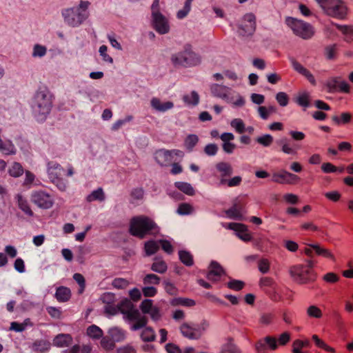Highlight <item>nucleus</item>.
I'll list each match as a JSON object with an SVG mask.
<instances>
[{"instance_id":"nucleus-17","label":"nucleus","mask_w":353,"mask_h":353,"mask_svg":"<svg viewBox=\"0 0 353 353\" xmlns=\"http://www.w3.org/2000/svg\"><path fill=\"white\" fill-rule=\"evenodd\" d=\"M277 347L276 339L271 336L259 339L255 344V350L258 353H268L269 350L274 351Z\"/></svg>"},{"instance_id":"nucleus-54","label":"nucleus","mask_w":353,"mask_h":353,"mask_svg":"<svg viewBox=\"0 0 353 353\" xmlns=\"http://www.w3.org/2000/svg\"><path fill=\"white\" fill-rule=\"evenodd\" d=\"M221 353H241V352L232 342L229 341L223 346Z\"/></svg>"},{"instance_id":"nucleus-61","label":"nucleus","mask_w":353,"mask_h":353,"mask_svg":"<svg viewBox=\"0 0 353 353\" xmlns=\"http://www.w3.org/2000/svg\"><path fill=\"white\" fill-rule=\"evenodd\" d=\"M133 117L132 116H127L123 119H119L117 121L112 127V130H118L121 126H123L124 124L131 121L132 120Z\"/></svg>"},{"instance_id":"nucleus-52","label":"nucleus","mask_w":353,"mask_h":353,"mask_svg":"<svg viewBox=\"0 0 353 353\" xmlns=\"http://www.w3.org/2000/svg\"><path fill=\"white\" fill-rule=\"evenodd\" d=\"M199 138L196 135L190 134L188 136L185 140V146L191 150L198 143Z\"/></svg>"},{"instance_id":"nucleus-21","label":"nucleus","mask_w":353,"mask_h":353,"mask_svg":"<svg viewBox=\"0 0 353 353\" xmlns=\"http://www.w3.org/2000/svg\"><path fill=\"white\" fill-rule=\"evenodd\" d=\"M329 29L332 31L337 30L347 42H350L353 40V28L351 26L332 23Z\"/></svg>"},{"instance_id":"nucleus-26","label":"nucleus","mask_w":353,"mask_h":353,"mask_svg":"<svg viewBox=\"0 0 353 353\" xmlns=\"http://www.w3.org/2000/svg\"><path fill=\"white\" fill-rule=\"evenodd\" d=\"M225 213L230 219L241 221L243 220V205L239 202L235 203L230 209L226 210Z\"/></svg>"},{"instance_id":"nucleus-19","label":"nucleus","mask_w":353,"mask_h":353,"mask_svg":"<svg viewBox=\"0 0 353 353\" xmlns=\"http://www.w3.org/2000/svg\"><path fill=\"white\" fill-rule=\"evenodd\" d=\"M223 226L225 228L232 230L236 232V236L245 242L251 241L252 236L248 232L245 225L239 223H223Z\"/></svg>"},{"instance_id":"nucleus-7","label":"nucleus","mask_w":353,"mask_h":353,"mask_svg":"<svg viewBox=\"0 0 353 353\" xmlns=\"http://www.w3.org/2000/svg\"><path fill=\"white\" fill-rule=\"evenodd\" d=\"M314 262L308 261L307 265H296L290 268V274L293 280L299 284H307L316 279L312 268Z\"/></svg>"},{"instance_id":"nucleus-11","label":"nucleus","mask_w":353,"mask_h":353,"mask_svg":"<svg viewBox=\"0 0 353 353\" xmlns=\"http://www.w3.org/2000/svg\"><path fill=\"white\" fill-rule=\"evenodd\" d=\"M285 21L287 25L292 30L296 35L304 39L311 38L314 34L313 27L310 24L301 20L288 17Z\"/></svg>"},{"instance_id":"nucleus-12","label":"nucleus","mask_w":353,"mask_h":353,"mask_svg":"<svg viewBox=\"0 0 353 353\" xmlns=\"http://www.w3.org/2000/svg\"><path fill=\"white\" fill-rule=\"evenodd\" d=\"M31 202L41 209H50L54 203L53 196L44 190H34L30 194Z\"/></svg>"},{"instance_id":"nucleus-41","label":"nucleus","mask_w":353,"mask_h":353,"mask_svg":"<svg viewBox=\"0 0 353 353\" xmlns=\"http://www.w3.org/2000/svg\"><path fill=\"white\" fill-rule=\"evenodd\" d=\"M230 125L239 134H243L245 132V125L241 119H232Z\"/></svg>"},{"instance_id":"nucleus-18","label":"nucleus","mask_w":353,"mask_h":353,"mask_svg":"<svg viewBox=\"0 0 353 353\" xmlns=\"http://www.w3.org/2000/svg\"><path fill=\"white\" fill-rule=\"evenodd\" d=\"M299 179L297 175L282 170L272 174V181L280 184L292 185L296 183Z\"/></svg>"},{"instance_id":"nucleus-14","label":"nucleus","mask_w":353,"mask_h":353,"mask_svg":"<svg viewBox=\"0 0 353 353\" xmlns=\"http://www.w3.org/2000/svg\"><path fill=\"white\" fill-rule=\"evenodd\" d=\"M183 152L179 150H167L164 149L159 150L155 152L154 158L157 162L161 166H168L171 164L173 161H176L174 157L182 158Z\"/></svg>"},{"instance_id":"nucleus-6","label":"nucleus","mask_w":353,"mask_h":353,"mask_svg":"<svg viewBox=\"0 0 353 353\" xmlns=\"http://www.w3.org/2000/svg\"><path fill=\"white\" fill-rule=\"evenodd\" d=\"M171 61L174 66L192 68L201 64V57L191 46H185L182 50L172 54Z\"/></svg>"},{"instance_id":"nucleus-45","label":"nucleus","mask_w":353,"mask_h":353,"mask_svg":"<svg viewBox=\"0 0 353 353\" xmlns=\"http://www.w3.org/2000/svg\"><path fill=\"white\" fill-rule=\"evenodd\" d=\"M23 173V168L19 163H14L9 168V174L13 177H19Z\"/></svg>"},{"instance_id":"nucleus-64","label":"nucleus","mask_w":353,"mask_h":353,"mask_svg":"<svg viewBox=\"0 0 353 353\" xmlns=\"http://www.w3.org/2000/svg\"><path fill=\"white\" fill-rule=\"evenodd\" d=\"M143 294L145 297H153L157 293V290L153 286H145L142 289Z\"/></svg>"},{"instance_id":"nucleus-43","label":"nucleus","mask_w":353,"mask_h":353,"mask_svg":"<svg viewBox=\"0 0 353 353\" xmlns=\"http://www.w3.org/2000/svg\"><path fill=\"white\" fill-rule=\"evenodd\" d=\"M105 199L104 192L102 188H98L94 190L90 194L87 196V201L92 202L94 201H103Z\"/></svg>"},{"instance_id":"nucleus-37","label":"nucleus","mask_w":353,"mask_h":353,"mask_svg":"<svg viewBox=\"0 0 353 353\" xmlns=\"http://www.w3.org/2000/svg\"><path fill=\"white\" fill-rule=\"evenodd\" d=\"M312 248L314 250V252L319 256H322L327 259H330L334 261V256L332 253L327 249L320 247L319 245H312Z\"/></svg>"},{"instance_id":"nucleus-1","label":"nucleus","mask_w":353,"mask_h":353,"mask_svg":"<svg viewBox=\"0 0 353 353\" xmlns=\"http://www.w3.org/2000/svg\"><path fill=\"white\" fill-rule=\"evenodd\" d=\"M121 310L130 321H132L130 326L131 330L136 331L144 328L141 334V338L143 341H153L156 338L154 330L151 327H145L148 323V319L141 316L139 311L134 308L130 301L122 303Z\"/></svg>"},{"instance_id":"nucleus-58","label":"nucleus","mask_w":353,"mask_h":353,"mask_svg":"<svg viewBox=\"0 0 353 353\" xmlns=\"http://www.w3.org/2000/svg\"><path fill=\"white\" fill-rule=\"evenodd\" d=\"M340 279V276L334 272H328L323 276V280L328 283H335Z\"/></svg>"},{"instance_id":"nucleus-9","label":"nucleus","mask_w":353,"mask_h":353,"mask_svg":"<svg viewBox=\"0 0 353 353\" xmlns=\"http://www.w3.org/2000/svg\"><path fill=\"white\" fill-rule=\"evenodd\" d=\"M152 25L157 32L165 34L170 32L169 20L159 11V0H154L152 6Z\"/></svg>"},{"instance_id":"nucleus-31","label":"nucleus","mask_w":353,"mask_h":353,"mask_svg":"<svg viewBox=\"0 0 353 353\" xmlns=\"http://www.w3.org/2000/svg\"><path fill=\"white\" fill-rule=\"evenodd\" d=\"M183 101L188 105H196L199 102V96L195 91H192L190 94H185L183 97Z\"/></svg>"},{"instance_id":"nucleus-25","label":"nucleus","mask_w":353,"mask_h":353,"mask_svg":"<svg viewBox=\"0 0 353 353\" xmlns=\"http://www.w3.org/2000/svg\"><path fill=\"white\" fill-rule=\"evenodd\" d=\"M223 273L222 267L217 262L212 261L207 277L210 281H217Z\"/></svg>"},{"instance_id":"nucleus-3","label":"nucleus","mask_w":353,"mask_h":353,"mask_svg":"<svg viewBox=\"0 0 353 353\" xmlns=\"http://www.w3.org/2000/svg\"><path fill=\"white\" fill-rule=\"evenodd\" d=\"M130 232L132 236L143 239L146 235L153 234L158 232L154 221L146 216H134L130 222Z\"/></svg>"},{"instance_id":"nucleus-15","label":"nucleus","mask_w":353,"mask_h":353,"mask_svg":"<svg viewBox=\"0 0 353 353\" xmlns=\"http://www.w3.org/2000/svg\"><path fill=\"white\" fill-rule=\"evenodd\" d=\"M325 86L330 93L336 92L349 93L350 92V85L343 80L341 77H330L325 83Z\"/></svg>"},{"instance_id":"nucleus-5","label":"nucleus","mask_w":353,"mask_h":353,"mask_svg":"<svg viewBox=\"0 0 353 353\" xmlns=\"http://www.w3.org/2000/svg\"><path fill=\"white\" fill-rule=\"evenodd\" d=\"M210 90L213 97L231 103L234 107H243L245 105L244 98L230 87L222 84L212 83L210 86Z\"/></svg>"},{"instance_id":"nucleus-40","label":"nucleus","mask_w":353,"mask_h":353,"mask_svg":"<svg viewBox=\"0 0 353 353\" xmlns=\"http://www.w3.org/2000/svg\"><path fill=\"white\" fill-rule=\"evenodd\" d=\"M151 269L154 272L163 274L166 272L168 266L165 261L160 259H155V261L152 265Z\"/></svg>"},{"instance_id":"nucleus-50","label":"nucleus","mask_w":353,"mask_h":353,"mask_svg":"<svg viewBox=\"0 0 353 353\" xmlns=\"http://www.w3.org/2000/svg\"><path fill=\"white\" fill-rule=\"evenodd\" d=\"M73 279L79 285V288L78 290L79 294H82L85 288V281L83 276L79 273H75L73 275Z\"/></svg>"},{"instance_id":"nucleus-44","label":"nucleus","mask_w":353,"mask_h":353,"mask_svg":"<svg viewBox=\"0 0 353 353\" xmlns=\"http://www.w3.org/2000/svg\"><path fill=\"white\" fill-rule=\"evenodd\" d=\"M194 212V208L192 205L187 203L179 204L176 212L180 215H188Z\"/></svg>"},{"instance_id":"nucleus-32","label":"nucleus","mask_w":353,"mask_h":353,"mask_svg":"<svg viewBox=\"0 0 353 353\" xmlns=\"http://www.w3.org/2000/svg\"><path fill=\"white\" fill-rule=\"evenodd\" d=\"M175 187L179 189L180 191L183 192L184 194L192 196L194 194L195 192L192 186L186 182H176L174 183Z\"/></svg>"},{"instance_id":"nucleus-22","label":"nucleus","mask_w":353,"mask_h":353,"mask_svg":"<svg viewBox=\"0 0 353 353\" xmlns=\"http://www.w3.org/2000/svg\"><path fill=\"white\" fill-rule=\"evenodd\" d=\"M216 168L220 173L221 184H225L227 181L225 178L230 176L232 174L233 169L232 165L229 163L220 162L216 165Z\"/></svg>"},{"instance_id":"nucleus-46","label":"nucleus","mask_w":353,"mask_h":353,"mask_svg":"<svg viewBox=\"0 0 353 353\" xmlns=\"http://www.w3.org/2000/svg\"><path fill=\"white\" fill-rule=\"evenodd\" d=\"M296 102L301 106L307 108L310 105V94L307 92L300 93L296 99Z\"/></svg>"},{"instance_id":"nucleus-63","label":"nucleus","mask_w":353,"mask_h":353,"mask_svg":"<svg viewBox=\"0 0 353 353\" xmlns=\"http://www.w3.org/2000/svg\"><path fill=\"white\" fill-rule=\"evenodd\" d=\"M258 266L260 272L267 273L270 270V262L268 259H263L259 261Z\"/></svg>"},{"instance_id":"nucleus-2","label":"nucleus","mask_w":353,"mask_h":353,"mask_svg":"<svg viewBox=\"0 0 353 353\" xmlns=\"http://www.w3.org/2000/svg\"><path fill=\"white\" fill-rule=\"evenodd\" d=\"M53 96L47 88H40L35 93L32 102L34 117L38 121L46 120L52 107Z\"/></svg>"},{"instance_id":"nucleus-39","label":"nucleus","mask_w":353,"mask_h":353,"mask_svg":"<svg viewBox=\"0 0 353 353\" xmlns=\"http://www.w3.org/2000/svg\"><path fill=\"white\" fill-rule=\"evenodd\" d=\"M87 334L92 339H98L103 336V331L98 326L92 325L87 328Z\"/></svg>"},{"instance_id":"nucleus-62","label":"nucleus","mask_w":353,"mask_h":353,"mask_svg":"<svg viewBox=\"0 0 353 353\" xmlns=\"http://www.w3.org/2000/svg\"><path fill=\"white\" fill-rule=\"evenodd\" d=\"M321 170L324 173H334L337 172L338 167L331 163H323L321 165Z\"/></svg>"},{"instance_id":"nucleus-57","label":"nucleus","mask_w":353,"mask_h":353,"mask_svg":"<svg viewBox=\"0 0 353 353\" xmlns=\"http://www.w3.org/2000/svg\"><path fill=\"white\" fill-rule=\"evenodd\" d=\"M112 285L118 289H125L129 285V281L125 279L117 278L113 280Z\"/></svg>"},{"instance_id":"nucleus-51","label":"nucleus","mask_w":353,"mask_h":353,"mask_svg":"<svg viewBox=\"0 0 353 353\" xmlns=\"http://www.w3.org/2000/svg\"><path fill=\"white\" fill-rule=\"evenodd\" d=\"M47 52V48L41 45L36 44L34 46L32 51V57H43Z\"/></svg>"},{"instance_id":"nucleus-36","label":"nucleus","mask_w":353,"mask_h":353,"mask_svg":"<svg viewBox=\"0 0 353 353\" xmlns=\"http://www.w3.org/2000/svg\"><path fill=\"white\" fill-rule=\"evenodd\" d=\"M352 114L349 112H342L340 116H334L332 121L337 125L347 124L350 122Z\"/></svg>"},{"instance_id":"nucleus-35","label":"nucleus","mask_w":353,"mask_h":353,"mask_svg":"<svg viewBox=\"0 0 353 353\" xmlns=\"http://www.w3.org/2000/svg\"><path fill=\"white\" fill-rule=\"evenodd\" d=\"M109 336L114 342H119L124 339L125 334L123 331L118 327H112L108 331Z\"/></svg>"},{"instance_id":"nucleus-10","label":"nucleus","mask_w":353,"mask_h":353,"mask_svg":"<svg viewBox=\"0 0 353 353\" xmlns=\"http://www.w3.org/2000/svg\"><path fill=\"white\" fill-rule=\"evenodd\" d=\"M63 168L55 161H49L47 164V173L50 181L61 192L66 190L67 180L61 177Z\"/></svg>"},{"instance_id":"nucleus-49","label":"nucleus","mask_w":353,"mask_h":353,"mask_svg":"<svg viewBox=\"0 0 353 353\" xmlns=\"http://www.w3.org/2000/svg\"><path fill=\"white\" fill-rule=\"evenodd\" d=\"M280 144L281 145V150L283 152L287 154H296L297 150L291 146L290 143L286 141H281Z\"/></svg>"},{"instance_id":"nucleus-48","label":"nucleus","mask_w":353,"mask_h":353,"mask_svg":"<svg viewBox=\"0 0 353 353\" xmlns=\"http://www.w3.org/2000/svg\"><path fill=\"white\" fill-rule=\"evenodd\" d=\"M256 142L264 147L270 146L274 141L273 137L270 134H265L259 137L256 139Z\"/></svg>"},{"instance_id":"nucleus-16","label":"nucleus","mask_w":353,"mask_h":353,"mask_svg":"<svg viewBox=\"0 0 353 353\" xmlns=\"http://www.w3.org/2000/svg\"><path fill=\"white\" fill-rule=\"evenodd\" d=\"M256 29V17L252 13L244 15L239 27V33L242 36L252 35Z\"/></svg>"},{"instance_id":"nucleus-60","label":"nucleus","mask_w":353,"mask_h":353,"mask_svg":"<svg viewBox=\"0 0 353 353\" xmlns=\"http://www.w3.org/2000/svg\"><path fill=\"white\" fill-rule=\"evenodd\" d=\"M227 286L234 290H240L244 286V283L241 281L232 279L227 283Z\"/></svg>"},{"instance_id":"nucleus-59","label":"nucleus","mask_w":353,"mask_h":353,"mask_svg":"<svg viewBox=\"0 0 353 353\" xmlns=\"http://www.w3.org/2000/svg\"><path fill=\"white\" fill-rule=\"evenodd\" d=\"M154 307L152 301L150 299L143 301L140 305V308L143 314H148Z\"/></svg>"},{"instance_id":"nucleus-55","label":"nucleus","mask_w":353,"mask_h":353,"mask_svg":"<svg viewBox=\"0 0 353 353\" xmlns=\"http://www.w3.org/2000/svg\"><path fill=\"white\" fill-rule=\"evenodd\" d=\"M276 100L281 106L285 107L288 104L289 97L283 92H279L276 95Z\"/></svg>"},{"instance_id":"nucleus-30","label":"nucleus","mask_w":353,"mask_h":353,"mask_svg":"<svg viewBox=\"0 0 353 353\" xmlns=\"http://www.w3.org/2000/svg\"><path fill=\"white\" fill-rule=\"evenodd\" d=\"M50 343L45 340L36 341L32 345V350L37 353H45L50 348Z\"/></svg>"},{"instance_id":"nucleus-4","label":"nucleus","mask_w":353,"mask_h":353,"mask_svg":"<svg viewBox=\"0 0 353 353\" xmlns=\"http://www.w3.org/2000/svg\"><path fill=\"white\" fill-rule=\"evenodd\" d=\"M90 4L88 1H81L78 6L63 10L62 16L65 23L71 27L81 25L89 17L88 8Z\"/></svg>"},{"instance_id":"nucleus-34","label":"nucleus","mask_w":353,"mask_h":353,"mask_svg":"<svg viewBox=\"0 0 353 353\" xmlns=\"http://www.w3.org/2000/svg\"><path fill=\"white\" fill-rule=\"evenodd\" d=\"M170 304L172 306L182 305L185 307H192L195 305V301L190 299L175 298L172 299Z\"/></svg>"},{"instance_id":"nucleus-20","label":"nucleus","mask_w":353,"mask_h":353,"mask_svg":"<svg viewBox=\"0 0 353 353\" xmlns=\"http://www.w3.org/2000/svg\"><path fill=\"white\" fill-rule=\"evenodd\" d=\"M290 62L292 63L293 69L295 71L305 77L312 85H316V81L314 75L310 72L309 70L305 68L303 65H301L294 58L290 59Z\"/></svg>"},{"instance_id":"nucleus-28","label":"nucleus","mask_w":353,"mask_h":353,"mask_svg":"<svg viewBox=\"0 0 353 353\" xmlns=\"http://www.w3.org/2000/svg\"><path fill=\"white\" fill-rule=\"evenodd\" d=\"M72 337L69 334H59L53 339V345L59 347H69L72 343Z\"/></svg>"},{"instance_id":"nucleus-38","label":"nucleus","mask_w":353,"mask_h":353,"mask_svg":"<svg viewBox=\"0 0 353 353\" xmlns=\"http://www.w3.org/2000/svg\"><path fill=\"white\" fill-rule=\"evenodd\" d=\"M159 249V241H148L145 243V251L148 256L152 255Z\"/></svg>"},{"instance_id":"nucleus-8","label":"nucleus","mask_w":353,"mask_h":353,"mask_svg":"<svg viewBox=\"0 0 353 353\" xmlns=\"http://www.w3.org/2000/svg\"><path fill=\"white\" fill-rule=\"evenodd\" d=\"M329 16L343 19L347 14V8L343 0H316Z\"/></svg>"},{"instance_id":"nucleus-53","label":"nucleus","mask_w":353,"mask_h":353,"mask_svg":"<svg viewBox=\"0 0 353 353\" xmlns=\"http://www.w3.org/2000/svg\"><path fill=\"white\" fill-rule=\"evenodd\" d=\"M114 340L110 336H105L103 337L101 341V345L103 349L110 350L114 347Z\"/></svg>"},{"instance_id":"nucleus-47","label":"nucleus","mask_w":353,"mask_h":353,"mask_svg":"<svg viewBox=\"0 0 353 353\" xmlns=\"http://www.w3.org/2000/svg\"><path fill=\"white\" fill-rule=\"evenodd\" d=\"M160 278L154 274H148L143 278V284L148 285H159L160 283Z\"/></svg>"},{"instance_id":"nucleus-24","label":"nucleus","mask_w":353,"mask_h":353,"mask_svg":"<svg viewBox=\"0 0 353 353\" xmlns=\"http://www.w3.org/2000/svg\"><path fill=\"white\" fill-rule=\"evenodd\" d=\"M220 139L223 142L222 145L223 150L228 154L232 153L236 148L235 144L230 142L234 139V134L230 132H224L220 136Z\"/></svg>"},{"instance_id":"nucleus-29","label":"nucleus","mask_w":353,"mask_h":353,"mask_svg":"<svg viewBox=\"0 0 353 353\" xmlns=\"http://www.w3.org/2000/svg\"><path fill=\"white\" fill-rule=\"evenodd\" d=\"M71 296L70 290L66 287H59L57 289L55 296L59 302L68 301Z\"/></svg>"},{"instance_id":"nucleus-27","label":"nucleus","mask_w":353,"mask_h":353,"mask_svg":"<svg viewBox=\"0 0 353 353\" xmlns=\"http://www.w3.org/2000/svg\"><path fill=\"white\" fill-rule=\"evenodd\" d=\"M15 199L17 200L19 208L23 211L25 214L28 216H32L34 215V212L26 197L21 194H17L15 196Z\"/></svg>"},{"instance_id":"nucleus-13","label":"nucleus","mask_w":353,"mask_h":353,"mask_svg":"<svg viewBox=\"0 0 353 353\" xmlns=\"http://www.w3.org/2000/svg\"><path fill=\"white\" fill-rule=\"evenodd\" d=\"M208 327V323L205 321L197 324L185 323L181 325L180 330L183 336L190 339H197L201 337Z\"/></svg>"},{"instance_id":"nucleus-23","label":"nucleus","mask_w":353,"mask_h":353,"mask_svg":"<svg viewBox=\"0 0 353 353\" xmlns=\"http://www.w3.org/2000/svg\"><path fill=\"white\" fill-rule=\"evenodd\" d=\"M150 105L156 111L164 112L174 107L172 101H162L160 99L154 97L150 101Z\"/></svg>"},{"instance_id":"nucleus-33","label":"nucleus","mask_w":353,"mask_h":353,"mask_svg":"<svg viewBox=\"0 0 353 353\" xmlns=\"http://www.w3.org/2000/svg\"><path fill=\"white\" fill-rule=\"evenodd\" d=\"M306 314L309 318L321 319L323 312L318 306L311 305L306 308Z\"/></svg>"},{"instance_id":"nucleus-56","label":"nucleus","mask_w":353,"mask_h":353,"mask_svg":"<svg viewBox=\"0 0 353 353\" xmlns=\"http://www.w3.org/2000/svg\"><path fill=\"white\" fill-rule=\"evenodd\" d=\"M108 48L103 45L99 48V52L101 56L103 61L109 63H113V59L107 53Z\"/></svg>"},{"instance_id":"nucleus-42","label":"nucleus","mask_w":353,"mask_h":353,"mask_svg":"<svg viewBox=\"0 0 353 353\" xmlns=\"http://www.w3.org/2000/svg\"><path fill=\"white\" fill-rule=\"evenodd\" d=\"M179 256L181 261L187 266L193 265V256L188 251L181 250L179 252Z\"/></svg>"}]
</instances>
